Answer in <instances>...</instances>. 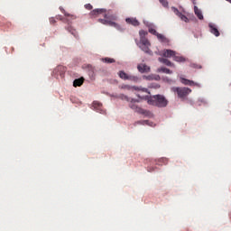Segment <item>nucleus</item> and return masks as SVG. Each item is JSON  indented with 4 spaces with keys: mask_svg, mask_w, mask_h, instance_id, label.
<instances>
[{
    "mask_svg": "<svg viewBox=\"0 0 231 231\" xmlns=\"http://www.w3.org/2000/svg\"><path fill=\"white\" fill-rule=\"evenodd\" d=\"M148 104L150 106H156L157 107H167L169 101H167L164 96L154 95L148 98Z\"/></svg>",
    "mask_w": 231,
    "mask_h": 231,
    "instance_id": "f257e3e1",
    "label": "nucleus"
},
{
    "mask_svg": "<svg viewBox=\"0 0 231 231\" xmlns=\"http://www.w3.org/2000/svg\"><path fill=\"white\" fill-rule=\"evenodd\" d=\"M113 21H116V16H114V15L109 16L107 14H105V19H98V23H101V24H106V26H112L113 28H116V30L122 32L124 30L122 29V26H120V24Z\"/></svg>",
    "mask_w": 231,
    "mask_h": 231,
    "instance_id": "f03ea898",
    "label": "nucleus"
},
{
    "mask_svg": "<svg viewBox=\"0 0 231 231\" xmlns=\"http://www.w3.org/2000/svg\"><path fill=\"white\" fill-rule=\"evenodd\" d=\"M128 102H130L129 107H131V109H133L134 111H137V113L144 115L145 116H152V113H151L150 111L138 107L137 103L140 102L138 99L132 98Z\"/></svg>",
    "mask_w": 231,
    "mask_h": 231,
    "instance_id": "7ed1b4c3",
    "label": "nucleus"
},
{
    "mask_svg": "<svg viewBox=\"0 0 231 231\" xmlns=\"http://www.w3.org/2000/svg\"><path fill=\"white\" fill-rule=\"evenodd\" d=\"M173 91L177 93L179 98H185L189 93H192V89L189 88H175Z\"/></svg>",
    "mask_w": 231,
    "mask_h": 231,
    "instance_id": "20e7f679",
    "label": "nucleus"
},
{
    "mask_svg": "<svg viewBox=\"0 0 231 231\" xmlns=\"http://www.w3.org/2000/svg\"><path fill=\"white\" fill-rule=\"evenodd\" d=\"M120 89H125L126 91H133L134 89V91H142L143 93H147V88H141L138 87H131L129 85H125L123 84L120 87Z\"/></svg>",
    "mask_w": 231,
    "mask_h": 231,
    "instance_id": "39448f33",
    "label": "nucleus"
},
{
    "mask_svg": "<svg viewBox=\"0 0 231 231\" xmlns=\"http://www.w3.org/2000/svg\"><path fill=\"white\" fill-rule=\"evenodd\" d=\"M137 69L139 73H149V71H151V67L147 66L145 63H140L137 65Z\"/></svg>",
    "mask_w": 231,
    "mask_h": 231,
    "instance_id": "423d86ee",
    "label": "nucleus"
},
{
    "mask_svg": "<svg viewBox=\"0 0 231 231\" xmlns=\"http://www.w3.org/2000/svg\"><path fill=\"white\" fill-rule=\"evenodd\" d=\"M62 12L64 13L66 19L60 18V16H59V19H60V21H63V23H69L70 21H74V19H77V16H75L74 14H69L64 10Z\"/></svg>",
    "mask_w": 231,
    "mask_h": 231,
    "instance_id": "0eeeda50",
    "label": "nucleus"
},
{
    "mask_svg": "<svg viewBox=\"0 0 231 231\" xmlns=\"http://www.w3.org/2000/svg\"><path fill=\"white\" fill-rule=\"evenodd\" d=\"M171 10H172V12H173L175 14L178 15V17H180V19L181 21H184V23H189V18H188L187 16H185L183 14H181V13L178 10V8H176V7H171Z\"/></svg>",
    "mask_w": 231,
    "mask_h": 231,
    "instance_id": "6e6552de",
    "label": "nucleus"
},
{
    "mask_svg": "<svg viewBox=\"0 0 231 231\" xmlns=\"http://www.w3.org/2000/svg\"><path fill=\"white\" fill-rule=\"evenodd\" d=\"M174 55H176V51L172 50L166 49L162 51V57H165L166 59H171V57L174 59Z\"/></svg>",
    "mask_w": 231,
    "mask_h": 231,
    "instance_id": "1a4fd4ad",
    "label": "nucleus"
},
{
    "mask_svg": "<svg viewBox=\"0 0 231 231\" xmlns=\"http://www.w3.org/2000/svg\"><path fill=\"white\" fill-rule=\"evenodd\" d=\"M208 27H209L210 33H213V35H215V37H219V35H220L219 30H217V27L216 26V24L209 23Z\"/></svg>",
    "mask_w": 231,
    "mask_h": 231,
    "instance_id": "9d476101",
    "label": "nucleus"
},
{
    "mask_svg": "<svg viewBox=\"0 0 231 231\" xmlns=\"http://www.w3.org/2000/svg\"><path fill=\"white\" fill-rule=\"evenodd\" d=\"M157 39L160 42H162V44H169V42H171V40L162 33L157 34Z\"/></svg>",
    "mask_w": 231,
    "mask_h": 231,
    "instance_id": "9b49d317",
    "label": "nucleus"
},
{
    "mask_svg": "<svg viewBox=\"0 0 231 231\" xmlns=\"http://www.w3.org/2000/svg\"><path fill=\"white\" fill-rule=\"evenodd\" d=\"M181 83L184 84L185 86H198V88H199V84L190 80V79H180Z\"/></svg>",
    "mask_w": 231,
    "mask_h": 231,
    "instance_id": "f8f14e48",
    "label": "nucleus"
},
{
    "mask_svg": "<svg viewBox=\"0 0 231 231\" xmlns=\"http://www.w3.org/2000/svg\"><path fill=\"white\" fill-rule=\"evenodd\" d=\"M125 22L127 24H132V26H140V22L136 18H126Z\"/></svg>",
    "mask_w": 231,
    "mask_h": 231,
    "instance_id": "ddd939ff",
    "label": "nucleus"
},
{
    "mask_svg": "<svg viewBox=\"0 0 231 231\" xmlns=\"http://www.w3.org/2000/svg\"><path fill=\"white\" fill-rule=\"evenodd\" d=\"M158 60H159V62L165 64V66H170L171 68H174V64L172 62H171V60H169L168 59L159 58Z\"/></svg>",
    "mask_w": 231,
    "mask_h": 231,
    "instance_id": "4468645a",
    "label": "nucleus"
},
{
    "mask_svg": "<svg viewBox=\"0 0 231 231\" xmlns=\"http://www.w3.org/2000/svg\"><path fill=\"white\" fill-rule=\"evenodd\" d=\"M194 12H195V15H197L198 19H199L200 21H203V13L196 5L194 6Z\"/></svg>",
    "mask_w": 231,
    "mask_h": 231,
    "instance_id": "2eb2a0df",
    "label": "nucleus"
},
{
    "mask_svg": "<svg viewBox=\"0 0 231 231\" xmlns=\"http://www.w3.org/2000/svg\"><path fill=\"white\" fill-rule=\"evenodd\" d=\"M84 84V78L75 79L73 82L74 88H80Z\"/></svg>",
    "mask_w": 231,
    "mask_h": 231,
    "instance_id": "dca6fc26",
    "label": "nucleus"
},
{
    "mask_svg": "<svg viewBox=\"0 0 231 231\" xmlns=\"http://www.w3.org/2000/svg\"><path fill=\"white\" fill-rule=\"evenodd\" d=\"M118 75L123 80H129V74L125 73V71L120 70Z\"/></svg>",
    "mask_w": 231,
    "mask_h": 231,
    "instance_id": "f3484780",
    "label": "nucleus"
},
{
    "mask_svg": "<svg viewBox=\"0 0 231 231\" xmlns=\"http://www.w3.org/2000/svg\"><path fill=\"white\" fill-rule=\"evenodd\" d=\"M93 106H94V107L97 109V111H98V112L101 113V114L104 113V110H102V104H100V103L95 101V102L93 103Z\"/></svg>",
    "mask_w": 231,
    "mask_h": 231,
    "instance_id": "a211bd4d",
    "label": "nucleus"
},
{
    "mask_svg": "<svg viewBox=\"0 0 231 231\" xmlns=\"http://www.w3.org/2000/svg\"><path fill=\"white\" fill-rule=\"evenodd\" d=\"M106 10L104 9H95L90 14L91 15H100V14H105Z\"/></svg>",
    "mask_w": 231,
    "mask_h": 231,
    "instance_id": "6ab92c4d",
    "label": "nucleus"
},
{
    "mask_svg": "<svg viewBox=\"0 0 231 231\" xmlns=\"http://www.w3.org/2000/svg\"><path fill=\"white\" fill-rule=\"evenodd\" d=\"M140 42H141V45L151 46V42H149V40H147V38L145 37L140 38Z\"/></svg>",
    "mask_w": 231,
    "mask_h": 231,
    "instance_id": "aec40b11",
    "label": "nucleus"
},
{
    "mask_svg": "<svg viewBox=\"0 0 231 231\" xmlns=\"http://www.w3.org/2000/svg\"><path fill=\"white\" fill-rule=\"evenodd\" d=\"M158 71L162 72V73H166L168 75L172 74V70H171V69H167L165 67H162L161 69H158Z\"/></svg>",
    "mask_w": 231,
    "mask_h": 231,
    "instance_id": "412c9836",
    "label": "nucleus"
},
{
    "mask_svg": "<svg viewBox=\"0 0 231 231\" xmlns=\"http://www.w3.org/2000/svg\"><path fill=\"white\" fill-rule=\"evenodd\" d=\"M173 60L175 62H185V58L183 56H176V54L173 56Z\"/></svg>",
    "mask_w": 231,
    "mask_h": 231,
    "instance_id": "4be33fe9",
    "label": "nucleus"
},
{
    "mask_svg": "<svg viewBox=\"0 0 231 231\" xmlns=\"http://www.w3.org/2000/svg\"><path fill=\"white\" fill-rule=\"evenodd\" d=\"M151 45H140V48L144 53H151V50L149 49Z\"/></svg>",
    "mask_w": 231,
    "mask_h": 231,
    "instance_id": "5701e85b",
    "label": "nucleus"
},
{
    "mask_svg": "<svg viewBox=\"0 0 231 231\" xmlns=\"http://www.w3.org/2000/svg\"><path fill=\"white\" fill-rule=\"evenodd\" d=\"M128 80H131L132 82H140V78L137 76L129 75Z\"/></svg>",
    "mask_w": 231,
    "mask_h": 231,
    "instance_id": "b1692460",
    "label": "nucleus"
},
{
    "mask_svg": "<svg viewBox=\"0 0 231 231\" xmlns=\"http://www.w3.org/2000/svg\"><path fill=\"white\" fill-rule=\"evenodd\" d=\"M68 32H71L72 35H74V37H77V31L75 29H73V27H68Z\"/></svg>",
    "mask_w": 231,
    "mask_h": 231,
    "instance_id": "393cba45",
    "label": "nucleus"
},
{
    "mask_svg": "<svg viewBox=\"0 0 231 231\" xmlns=\"http://www.w3.org/2000/svg\"><path fill=\"white\" fill-rule=\"evenodd\" d=\"M104 62H106L107 64H113V62H115V59H111V58H105L103 59Z\"/></svg>",
    "mask_w": 231,
    "mask_h": 231,
    "instance_id": "a878e982",
    "label": "nucleus"
},
{
    "mask_svg": "<svg viewBox=\"0 0 231 231\" xmlns=\"http://www.w3.org/2000/svg\"><path fill=\"white\" fill-rule=\"evenodd\" d=\"M159 2L161 3V5H162V6H164V8L169 7V2H167V0H159Z\"/></svg>",
    "mask_w": 231,
    "mask_h": 231,
    "instance_id": "bb28decb",
    "label": "nucleus"
},
{
    "mask_svg": "<svg viewBox=\"0 0 231 231\" xmlns=\"http://www.w3.org/2000/svg\"><path fill=\"white\" fill-rule=\"evenodd\" d=\"M120 99L121 100H126V102H129L132 98H130L129 97L122 94V95H120Z\"/></svg>",
    "mask_w": 231,
    "mask_h": 231,
    "instance_id": "cd10ccee",
    "label": "nucleus"
},
{
    "mask_svg": "<svg viewBox=\"0 0 231 231\" xmlns=\"http://www.w3.org/2000/svg\"><path fill=\"white\" fill-rule=\"evenodd\" d=\"M149 32L152 33V35H155L158 37V35H160V33L158 32L155 31V29L150 28L149 29Z\"/></svg>",
    "mask_w": 231,
    "mask_h": 231,
    "instance_id": "c85d7f7f",
    "label": "nucleus"
},
{
    "mask_svg": "<svg viewBox=\"0 0 231 231\" xmlns=\"http://www.w3.org/2000/svg\"><path fill=\"white\" fill-rule=\"evenodd\" d=\"M150 88H152L153 89H160V85L158 83H152L150 85Z\"/></svg>",
    "mask_w": 231,
    "mask_h": 231,
    "instance_id": "c756f323",
    "label": "nucleus"
},
{
    "mask_svg": "<svg viewBox=\"0 0 231 231\" xmlns=\"http://www.w3.org/2000/svg\"><path fill=\"white\" fill-rule=\"evenodd\" d=\"M139 35H140V39L145 37V35H147V32H145L144 30H141L139 32Z\"/></svg>",
    "mask_w": 231,
    "mask_h": 231,
    "instance_id": "7c9ffc66",
    "label": "nucleus"
},
{
    "mask_svg": "<svg viewBox=\"0 0 231 231\" xmlns=\"http://www.w3.org/2000/svg\"><path fill=\"white\" fill-rule=\"evenodd\" d=\"M136 124H142L143 125H149V121L147 120L138 121Z\"/></svg>",
    "mask_w": 231,
    "mask_h": 231,
    "instance_id": "2f4dec72",
    "label": "nucleus"
},
{
    "mask_svg": "<svg viewBox=\"0 0 231 231\" xmlns=\"http://www.w3.org/2000/svg\"><path fill=\"white\" fill-rule=\"evenodd\" d=\"M85 8L87 10H93V5H91V4H87V5H85Z\"/></svg>",
    "mask_w": 231,
    "mask_h": 231,
    "instance_id": "473e14b6",
    "label": "nucleus"
},
{
    "mask_svg": "<svg viewBox=\"0 0 231 231\" xmlns=\"http://www.w3.org/2000/svg\"><path fill=\"white\" fill-rule=\"evenodd\" d=\"M58 70H61V71H66V68H64L63 66H59L57 68Z\"/></svg>",
    "mask_w": 231,
    "mask_h": 231,
    "instance_id": "72a5a7b5",
    "label": "nucleus"
},
{
    "mask_svg": "<svg viewBox=\"0 0 231 231\" xmlns=\"http://www.w3.org/2000/svg\"><path fill=\"white\" fill-rule=\"evenodd\" d=\"M143 79H146V80H152V76H143Z\"/></svg>",
    "mask_w": 231,
    "mask_h": 231,
    "instance_id": "f704fd0d",
    "label": "nucleus"
},
{
    "mask_svg": "<svg viewBox=\"0 0 231 231\" xmlns=\"http://www.w3.org/2000/svg\"><path fill=\"white\" fill-rule=\"evenodd\" d=\"M50 23H51V24H55V23H56L55 18H51Z\"/></svg>",
    "mask_w": 231,
    "mask_h": 231,
    "instance_id": "c9c22d12",
    "label": "nucleus"
},
{
    "mask_svg": "<svg viewBox=\"0 0 231 231\" xmlns=\"http://www.w3.org/2000/svg\"><path fill=\"white\" fill-rule=\"evenodd\" d=\"M159 162H162L163 163H167V159L162 158V159H160Z\"/></svg>",
    "mask_w": 231,
    "mask_h": 231,
    "instance_id": "e433bc0d",
    "label": "nucleus"
},
{
    "mask_svg": "<svg viewBox=\"0 0 231 231\" xmlns=\"http://www.w3.org/2000/svg\"><path fill=\"white\" fill-rule=\"evenodd\" d=\"M138 98H143V97L140 96V94H137Z\"/></svg>",
    "mask_w": 231,
    "mask_h": 231,
    "instance_id": "4c0bfd02",
    "label": "nucleus"
},
{
    "mask_svg": "<svg viewBox=\"0 0 231 231\" xmlns=\"http://www.w3.org/2000/svg\"><path fill=\"white\" fill-rule=\"evenodd\" d=\"M152 171H154V169H152V170H151V169H148V171H149V172H152Z\"/></svg>",
    "mask_w": 231,
    "mask_h": 231,
    "instance_id": "58836bf2",
    "label": "nucleus"
}]
</instances>
